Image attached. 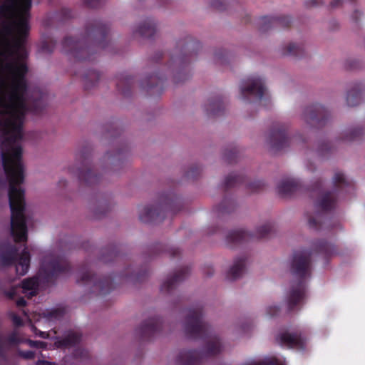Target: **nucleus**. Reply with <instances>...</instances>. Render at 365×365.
Instances as JSON below:
<instances>
[{
    "mask_svg": "<svg viewBox=\"0 0 365 365\" xmlns=\"http://www.w3.org/2000/svg\"><path fill=\"white\" fill-rule=\"evenodd\" d=\"M31 0H6L0 15V110H43V93L34 89L31 95L26 75Z\"/></svg>",
    "mask_w": 365,
    "mask_h": 365,
    "instance_id": "f257e3e1",
    "label": "nucleus"
},
{
    "mask_svg": "<svg viewBox=\"0 0 365 365\" xmlns=\"http://www.w3.org/2000/svg\"><path fill=\"white\" fill-rule=\"evenodd\" d=\"M110 26L101 19L88 21L79 39L66 36L62 41V51L77 66L94 61L102 51L112 53L109 38Z\"/></svg>",
    "mask_w": 365,
    "mask_h": 365,
    "instance_id": "f03ea898",
    "label": "nucleus"
},
{
    "mask_svg": "<svg viewBox=\"0 0 365 365\" xmlns=\"http://www.w3.org/2000/svg\"><path fill=\"white\" fill-rule=\"evenodd\" d=\"M291 272L299 282L289 292L287 306L290 310L300 304L305 295L304 279L310 274V253L307 250L294 253L291 265Z\"/></svg>",
    "mask_w": 365,
    "mask_h": 365,
    "instance_id": "7ed1b4c3",
    "label": "nucleus"
},
{
    "mask_svg": "<svg viewBox=\"0 0 365 365\" xmlns=\"http://www.w3.org/2000/svg\"><path fill=\"white\" fill-rule=\"evenodd\" d=\"M4 246L5 249L0 255L2 265H14L18 275H25L29 271L31 262V256L27 247H25L21 253L19 254V247L16 245L6 243Z\"/></svg>",
    "mask_w": 365,
    "mask_h": 365,
    "instance_id": "20e7f679",
    "label": "nucleus"
},
{
    "mask_svg": "<svg viewBox=\"0 0 365 365\" xmlns=\"http://www.w3.org/2000/svg\"><path fill=\"white\" fill-rule=\"evenodd\" d=\"M91 150L89 147H85L76 155V159L79 165L74 169L69 168V173L77 176L81 183L86 186H92L101 181V176L94 173L91 164Z\"/></svg>",
    "mask_w": 365,
    "mask_h": 365,
    "instance_id": "39448f33",
    "label": "nucleus"
},
{
    "mask_svg": "<svg viewBox=\"0 0 365 365\" xmlns=\"http://www.w3.org/2000/svg\"><path fill=\"white\" fill-rule=\"evenodd\" d=\"M71 266L68 262L61 256L46 255L41 265L40 276L47 282H52L60 274L68 273Z\"/></svg>",
    "mask_w": 365,
    "mask_h": 365,
    "instance_id": "423d86ee",
    "label": "nucleus"
},
{
    "mask_svg": "<svg viewBox=\"0 0 365 365\" xmlns=\"http://www.w3.org/2000/svg\"><path fill=\"white\" fill-rule=\"evenodd\" d=\"M80 273L81 277L77 282L91 286V292L96 295H106L114 288V277L111 276L98 279L85 264L81 267Z\"/></svg>",
    "mask_w": 365,
    "mask_h": 365,
    "instance_id": "0eeeda50",
    "label": "nucleus"
},
{
    "mask_svg": "<svg viewBox=\"0 0 365 365\" xmlns=\"http://www.w3.org/2000/svg\"><path fill=\"white\" fill-rule=\"evenodd\" d=\"M267 96L264 78L261 76H252L242 81L240 85V96L243 101L261 100Z\"/></svg>",
    "mask_w": 365,
    "mask_h": 365,
    "instance_id": "6e6552de",
    "label": "nucleus"
},
{
    "mask_svg": "<svg viewBox=\"0 0 365 365\" xmlns=\"http://www.w3.org/2000/svg\"><path fill=\"white\" fill-rule=\"evenodd\" d=\"M223 345L217 337L211 338L207 345L205 353L196 350L184 351L180 353L179 359L182 365H197L204 355L213 356L220 353Z\"/></svg>",
    "mask_w": 365,
    "mask_h": 365,
    "instance_id": "1a4fd4ad",
    "label": "nucleus"
},
{
    "mask_svg": "<svg viewBox=\"0 0 365 365\" xmlns=\"http://www.w3.org/2000/svg\"><path fill=\"white\" fill-rule=\"evenodd\" d=\"M38 287V280L36 277L27 278L22 281L21 284L19 286H13L8 291L4 292V294L11 299H14L18 294L20 289L22 293L29 294V297L35 296L37 292L36 290Z\"/></svg>",
    "mask_w": 365,
    "mask_h": 365,
    "instance_id": "9d476101",
    "label": "nucleus"
},
{
    "mask_svg": "<svg viewBox=\"0 0 365 365\" xmlns=\"http://www.w3.org/2000/svg\"><path fill=\"white\" fill-rule=\"evenodd\" d=\"M160 320L158 317H153L145 320L136 329L137 334L142 340H150L158 331Z\"/></svg>",
    "mask_w": 365,
    "mask_h": 365,
    "instance_id": "9b49d317",
    "label": "nucleus"
},
{
    "mask_svg": "<svg viewBox=\"0 0 365 365\" xmlns=\"http://www.w3.org/2000/svg\"><path fill=\"white\" fill-rule=\"evenodd\" d=\"M185 331L192 337L201 336L205 330L201 317L198 313L191 314L187 321L185 327Z\"/></svg>",
    "mask_w": 365,
    "mask_h": 365,
    "instance_id": "f8f14e48",
    "label": "nucleus"
},
{
    "mask_svg": "<svg viewBox=\"0 0 365 365\" xmlns=\"http://www.w3.org/2000/svg\"><path fill=\"white\" fill-rule=\"evenodd\" d=\"M127 151V147H123L122 148H118L113 153L107 152L103 158V163L105 164V168L116 170L115 168L119 166L122 163Z\"/></svg>",
    "mask_w": 365,
    "mask_h": 365,
    "instance_id": "ddd939ff",
    "label": "nucleus"
},
{
    "mask_svg": "<svg viewBox=\"0 0 365 365\" xmlns=\"http://www.w3.org/2000/svg\"><path fill=\"white\" fill-rule=\"evenodd\" d=\"M134 78L126 72L120 73L116 76V87L118 91L123 96H129L131 94L134 83Z\"/></svg>",
    "mask_w": 365,
    "mask_h": 365,
    "instance_id": "4468645a",
    "label": "nucleus"
},
{
    "mask_svg": "<svg viewBox=\"0 0 365 365\" xmlns=\"http://www.w3.org/2000/svg\"><path fill=\"white\" fill-rule=\"evenodd\" d=\"M279 340L283 346L297 349L304 348V340L297 334L282 333L280 334Z\"/></svg>",
    "mask_w": 365,
    "mask_h": 365,
    "instance_id": "2eb2a0df",
    "label": "nucleus"
},
{
    "mask_svg": "<svg viewBox=\"0 0 365 365\" xmlns=\"http://www.w3.org/2000/svg\"><path fill=\"white\" fill-rule=\"evenodd\" d=\"M21 342V340L15 331H12L6 339L0 334V357L5 359L9 346L18 345Z\"/></svg>",
    "mask_w": 365,
    "mask_h": 365,
    "instance_id": "dca6fc26",
    "label": "nucleus"
},
{
    "mask_svg": "<svg viewBox=\"0 0 365 365\" xmlns=\"http://www.w3.org/2000/svg\"><path fill=\"white\" fill-rule=\"evenodd\" d=\"M150 274V269L148 267H141L138 271L133 270L129 267L120 274L121 278H128L131 280L140 282L144 281Z\"/></svg>",
    "mask_w": 365,
    "mask_h": 365,
    "instance_id": "f3484780",
    "label": "nucleus"
},
{
    "mask_svg": "<svg viewBox=\"0 0 365 365\" xmlns=\"http://www.w3.org/2000/svg\"><path fill=\"white\" fill-rule=\"evenodd\" d=\"M73 74L76 76H81L86 90H89L95 87L101 78L100 73L94 70H88L83 73L78 71L75 72Z\"/></svg>",
    "mask_w": 365,
    "mask_h": 365,
    "instance_id": "a211bd4d",
    "label": "nucleus"
},
{
    "mask_svg": "<svg viewBox=\"0 0 365 365\" xmlns=\"http://www.w3.org/2000/svg\"><path fill=\"white\" fill-rule=\"evenodd\" d=\"M159 213V205L158 203H155V205L145 206L140 209L139 218L143 222L149 223L152 222Z\"/></svg>",
    "mask_w": 365,
    "mask_h": 365,
    "instance_id": "6ab92c4d",
    "label": "nucleus"
},
{
    "mask_svg": "<svg viewBox=\"0 0 365 365\" xmlns=\"http://www.w3.org/2000/svg\"><path fill=\"white\" fill-rule=\"evenodd\" d=\"M160 81V76L158 73L155 72L151 75L147 76L141 82L140 87L143 90L145 91L148 93H153L154 91H158V85Z\"/></svg>",
    "mask_w": 365,
    "mask_h": 365,
    "instance_id": "aec40b11",
    "label": "nucleus"
},
{
    "mask_svg": "<svg viewBox=\"0 0 365 365\" xmlns=\"http://www.w3.org/2000/svg\"><path fill=\"white\" fill-rule=\"evenodd\" d=\"M299 186V182L293 178H287L283 179L278 185L279 192L284 195H288L294 192Z\"/></svg>",
    "mask_w": 365,
    "mask_h": 365,
    "instance_id": "412c9836",
    "label": "nucleus"
},
{
    "mask_svg": "<svg viewBox=\"0 0 365 365\" xmlns=\"http://www.w3.org/2000/svg\"><path fill=\"white\" fill-rule=\"evenodd\" d=\"M155 33V26L150 19L142 23L134 31V34H139L143 38H151Z\"/></svg>",
    "mask_w": 365,
    "mask_h": 365,
    "instance_id": "4be33fe9",
    "label": "nucleus"
},
{
    "mask_svg": "<svg viewBox=\"0 0 365 365\" xmlns=\"http://www.w3.org/2000/svg\"><path fill=\"white\" fill-rule=\"evenodd\" d=\"M240 365H285V361L282 358L268 356L262 359L248 361Z\"/></svg>",
    "mask_w": 365,
    "mask_h": 365,
    "instance_id": "5701e85b",
    "label": "nucleus"
},
{
    "mask_svg": "<svg viewBox=\"0 0 365 365\" xmlns=\"http://www.w3.org/2000/svg\"><path fill=\"white\" fill-rule=\"evenodd\" d=\"M280 52L283 56H298L302 53L303 48L299 43L288 42L281 47Z\"/></svg>",
    "mask_w": 365,
    "mask_h": 365,
    "instance_id": "b1692460",
    "label": "nucleus"
},
{
    "mask_svg": "<svg viewBox=\"0 0 365 365\" xmlns=\"http://www.w3.org/2000/svg\"><path fill=\"white\" fill-rule=\"evenodd\" d=\"M246 263L243 258L235 259L229 270V277L231 279L240 277L244 273Z\"/></svg>",
    "mask_w": 365,
    "mask_h": 365,
    "instance_id": "393cba45",
    "label": "nucleus"
},
{
    "mask_svg": "<svg viewBox=\"0 0 365 365\" xmlns=\"http://www.w3.org/2000/svg\"><path fill=\"white\" fill-rule=\"evenodd\" d=\"M81 339V335L75 331L68 332L63 338L58 341V343L64 347H71L78 344Z\"/></svg>",
    "mask_w": 365,
    "mask_h": 365,
    "instance_id": "a878e982",
    "label": "nucleus"
},
{
    "mask_svg": "<svg viewBox=\"0 0 365 365\" xmlns=\"http://www.w3.org/2000/svg\"><path fill=\"white\" fill-rule=\"evenodd\" d=\"M334 198L332 194L330 192L321 193L319 199L316 202L317 206L324 210H327L332 208L334 205Z\"/></svg>",
    "mask_w": 365,
    "mask_h": 365,
    "instance_id": "bb28decb",
    "label": "nucleus"
},
{
    "mask_svg": "<svg viewBox=\"0 0 365 365\" xmlns=\"http://www.w3.org/2000/svg\"><path fill=\"white\" fill-rule=\"evenodd\" d=\"M120 257L119 247L117 245H110L103 250L101 260L106 263L110 262Z\"/></svg>",
    "mask_w": 365,
    "mask_h": 365,
    "instance_id": "cd10ccee",
    "label": "nucleus"
},
{
    "mask_svg": "<svg viewBox=\"0 0 365 365\" xmlns=\"http://www.w3.org/2000/svg\"><path fill=\"white\" fill-rule=\"evenodd\" d=\"M361 91L357 86H354L348 91L346 96V103L349 106H355L361 101Z\"/></svg>",
    "mask_w": 365,
    "mask_h": 365,
    "instance_id": "c85d7f7f",
    "label": "nucleus"
},
{
    "mask_svg": "<svg viewBox=\"0 0 365 365\" xmlns=\"http://www.w3.org/2000/svg\"><path fill=\"white\" fill-rule=\"evenodd\" d=\"M286 138L285 130L283 128H278L274 129L270 135V143L273 145H279Z\"/></svg>",
    "mask_w": 365,
    "mask_h": 365,
    "instance_id": "c756f323",
    "label": "nucleus"
},
{
    "mask_svg": "<svg viewBox=\"0 0 365 365\" xmlns=\"http://www.w3.org/2000/svg\"><path fill=\"white\" fill-rule=\"evenodd\" d=\"M111 208V205L108 200H102L99 202V205L95 210V216L96 218H101L106 215Z\"/></svg>",
    "mask_w": 365,
    "mask_h": 365,
    "instance_id": "7c9ffc66",
    "label": "nucleus"
},
{
    "mask_svg": "<svg viewBox=\"0 0 365 365\" xmlns=\"http://www.w3.org/2000/svg\"><path fill=\"white\" fill-rule=\"evenodd\" d=\"M56 45V41L50 38L41 42V50L43 52L51 53L53 51Z\"/></svg>",
    "mask_w": 365,
    "mask_h": 365,
    "instance_id": "2f4dec72",
    "label": "nucleus"
},
{
    "mask_svg": "<svg viewBox=\"0 0 365 365\" xmlns=\"http://www.w3.org/2000/svg\"><path fill=\"white\" fill-rule=\"evenodd\" d=\"M65 314V309L61 308L53 309L50 311H47L46 317L48 319H59L62 318Z\"/></svg>",
    "mask_w": 365,
    "mask_h": 365,
    "instance_id": "473e14b6",
    "label": "nucleus"
},
{
    "mask_svg": "<svg viewBox=\"0 0 365 365\" xmlns=\"http://www.w3.org/2000/svg\"><path fill=\"white\" fill-rule=\"evenodd\" d=\"M271 230V225L269 223H265L257 227L256 230L257 237H263Z\"/></svg>",
    "mask_w": 365,
    "mask_h": 365,
    "instance_id": "72a5a7b5",
    "label": "nucleus"
},
{
    "mask_svg": "<svg viewBox=\"0 0 365 365\" xmlns=\"http://www.w3.org/2000/svg\"><path fill=\"white\" fill-rule=\"evenodd\" d=\"M264 312L267 317H274L278 315L279 308L275 304H270L265 308Z\"/></svg>",
    "mask_w": 365,
    "mask_h": 365,
    "instance_id": "f704fd0d",
    "label": "nucleus"
},
{
    "mask_svg": "<svg viewBox=\"0 0 365 365\" xmlns=\"http://www.w3.org/2000/svg\"><path fill=\"white\" fill-rule=\"evenodd\" d=\"M106 0H83V4L88 8H98L101 6Z\"/></svg>",
    "mask_w": 365,
    "mask_h": 365,
    "instance_id": "c9c22d12",
    "label": "nucleus"
},
{
    "mask_svg": "<svg viewBox=\"0 0 365 365\" xmlns=\"http://www.w3.org/2000/svg\"><path fill=\"white\" fill-rule=\"evenodd\" d=\"M59 16L62 21H66L73 16V12L69 9L63 8L59 12Z\"/></svg>",
    "mask_w": 365,
    "mask_h": 365,
    "instance_id": "e433bc0d",
    "label": "nucleus"
},
{
    "mask_svg": "<svg viewBox=\"0 0 365 365\" xmlns=\"http://www.w3.org/2000/svg\"><path fill=\"white\" fill-rule=\"evenodd\" d=\"M10 316L12 323L15 327H20L23 326V320L19 315L14 313H11Z\"/></svg>",
    "mask_w": 365,
    "mask_h": 365,
    "instance_id": "4c0bfd02",
    "label": "nucleus"
},
{
    "mask_svg": "<svg viewBox=\"0 0 365 365\" xmlns=\"http://www.w3.org/2000/svg\"><path fill=\"white\" fill-rule=\"evenodd\" d=\"M27 342L30 346L35 348H45L46 345L45 342L41 341H34L29 339Z\"/></svg>",
    "mask_w": 365,
    "mask_h": 365,
    "instance_id": "58836bf2",
    "label": "nucleus"
},
{
    "mask_svg": "<svg viewBox=\"0 0 365 365\" xmlns=\"http://www.w3.org/2000/svg\"><path fill=\"white\" fill-rule=\"evenodd\" d=\"M345 178L342 173H336L334 177V184L339 185L345 183Z\"/></svg>",
    "mask_w": 365,
    "mask_h": 365,
    "instance_id": "ea45409f",
    "label": "nucleus"
},
{
    "mask_svg": "<svg viewBox=\"0 0 365 365\" xmlns=\"http://www.w3.org/2000/svg\"><path fill=\"white\" fill-rule=\"evenodd\" d=\"M19 355L26 359H32L35 356L33 351H21Z\"/></svg>",
    "mask_w": 365,
    "mask_h": 365,
    "instance_id": "a19ab883",
    "label": "nucleus"
},
{
    "mask_svg": "<svg viewBox=\"0 0 365 365\" xmlns=\"http://www.w3.org/2000/svg\"><path fill=\"white\" fill-rule=\"evenodd\" d=\"M361 133V130L360 128H354L350 130V139H354L356 137L359 136Z\"/></svg>",
    "mask_w": 365,
    "mask_h": 365,
    "instance_id": "79ce46f5",
    "label": "nucleus"
},
{
    "mask_svg": "<svg viewBox=\"0 0 365 365\" xmlns=\"http://www.w3.org/2000/svg\"><path fill=\"white\" fill-rule=\"evenodd\" d=\"M237 177L236 175H230L227 178L226 183L227 185L231 186L234 184L232 181H237Z\"/></svg>",
    "mask_w": 365,
    "mask_h": 365,
    "instance_id": "37998d69",
    "label": "nucleus"
},
{
    "mask_svg": "<svg viewBox=\"0 0 365 365\" xmlns=\"http://www.w3.org/2000/svg\"><path fill=\"white\" fill-rule=\"evenodd\" d=\"M108 133L111 136H116L119 134V132L115 126L111 125V129L108 130Z\"/></svg>",
    "mask_w": 365,
    "mask_h": 365,
    "instance_id": "c03bdc74",
    "label": "nucleus"
},
{
    "mask_svg": "<svg viewBox=\"0 0 365 365\" xmlns=\"http://www.w3.org/2000/svg\"><path fill=\"white\" fill-rule=\"evenodd\" d=\"M149 250L151 252L150 258H153V257H155V255H157L158 254V247L157 245L150 247Z\"/></svg>",
    "mask_w": 365,
    "mask_h": 365,
    "instance_id": "a18cd8bd",
    "label": "nucleus"
},
{
    "mask_svg": "<svg viewBox=\"0 0 365 365\" xmlns=\"http://www.w3.org/2000/svg\"><path fill=\"white\" fill-rule=\"evenodd\" d=\"M16 304L17 307H23L26 306V301L23 297H20L16 300Z\"/></svg>",
    "mask_w": 365,
    "mask_h": 365,
    "instance_id": "49530a36",
    "label": "nucleus"
},
{
    "mask_svg": "<svg viewBox=\"0 0 365 365\" xmlns=\"http://www.w3.org/2000/svg\"><path fill=\"white\" fill-rule=\"evenodd\" d=\"M185 270H180L178 273L175 276L174 281H180L183 279V274H185Z\"/></svg>",
    "mask_w": 365,
    "mask_h": 365,
    "instance_id": "de8ad7c7",
    "label": "nucleus"
},
{
    "mask_svg": "<svg viewBox=\"0 0 365 365\" xmlns=\"http://www.w3.org/2000/svg\"><path fill=\"white\" fill-rule=\"evenodd\" d=\"M36 365H57L54 362L48 361L46 360H39L37 361Z\"/></svg>",
    "mask_w": 365,
    "mask_h": 365,
    "instance_id": "09e8293b",
    "label": "nucleus"
},
{
    "mask_svg": "<svg viewBox=\"0 0 365 365\" xmlns=\"http://www.w3.org/2000/svg\"><path fill=\"white\" fill-rule=\"evenodd\" d=\"M317 220L315 219H313V218H310L309 220V224L311 227H314L317 225Z\"/></svg>",
    "mask_w": 365,
    "mask_h": 365,
    "instance_id": "8fccbe9b",
    "label": "nucleus"
},
{
    "mask_svg": "<svg viewBox=\"0 0 365 365\" xmlns=\"http://www.w3.org/2000/svg\"><path fill=\"white\" fill-rule=\"evenodd\" d=\"M341 0H332L331 1V6H336L340 3Z\"/></svg>",
    "mask_w": 365,
    "mask_h": 365,
    "instance_id": "3c124183",
    "label": "nucleus"
},
{
    "mask_svg": "<svg viewBox=\"0 0 365 365\" xmlns=\"http://www.w3.org/2000/svg\"><path fill=\"white\" fill-rule=\"evenodd\" d=\"M39 336L42 338H46L47 334L45 332L39 331Z\"/></svg>",
    "mask_w": 365,
    "mask_h": 365,
    "instance_id": "603ef678",
    "label": "nucleus"
},
{
    "mask_svg": "<svg viewBox=\"0 0 365 365\" xmlns=\"http://www.w3.org/2000/svg\"><path fill=\"white\" fill-rule=\"evenodd\" d=\"M159 59H160V56H159L158 54H156V56H155V61L156 63H158V61H159Z\"/></svg>",
    "mask_w": 365,
    "mask_h": 365,
    "instance_id": "864d4df0",
    "label": "nucleus"
},
{
    "mask_svg": "<svg viewBox=\"0 0 365 365\" xmlns=\"http://www.w3.org/2000/svg\"><path fill=\"white\" fill-rule=\"evenodd\" d=\"M212 5H213V6H215V8H217V9H220V5H218L217 3H213V4H212Z\"/></svg>",
    "mask_w": 365,
    "mask_h": 365,
    "instance_id": "5fc2aeb1",
    "label": "nucleus"
},
{
    "mask_svg": "<svg viewBox=\"0 0 365 365\" xmlns=\"http://www.w3.org/2000/svg\"><path fill=\"white\" fill-rule=\"evenodd\" d=\"M232 240H237L235 237L232 238Z\"/></svg>",
    "mask_w": 365,
    "mask_h": 365,
    "instance_id": "6e6d98bb",
    "label": "nucleus"
}]
</instances>
